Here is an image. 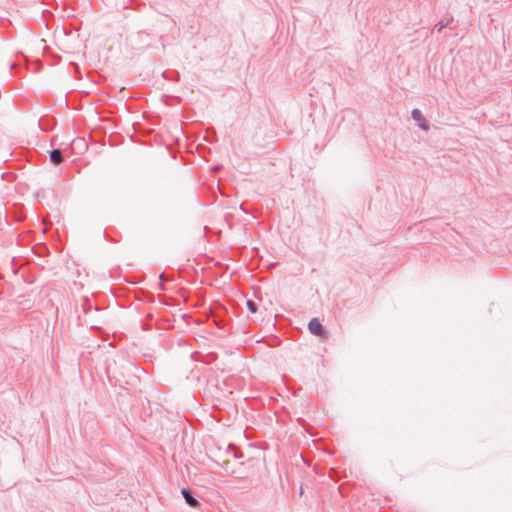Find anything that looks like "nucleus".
Wrapping results in <instances>:
<instances>
[{
  "instance_id": "10",
  "label": "nucleus",
  "mask_w": 512,
  "mask_h": 512,
  "mask_svg": "<svg viewBox=\"0 0 512 512\" xmlns=\"http://www.w3.org/2000/svg\"><path fill=\"white\" fill-rule=\"evenodd\" d=\"M134 369H135V371H137V372H141V373H143L144 375H146V371H145L144 369H140V368H138L137 366H134Z\"/></svg>"
},
{
  "instance_id": "2",
  "label": "nucleus",
  "mask_w": 512,
  "mask_h": 512,
  "mask_svg": "<svg viewBox=\"0 0 512 512\" xmlns=\"http://www.w3.org/2000/svg\"><path fill=\"white\" fill-rule=\"evenodd\" d=\"M412 118L417 122L418 126L427 131L429 129L428 122L426 121L425 117L423 116L422 112L415 108L411 112Z\"/></svg>"
},
{
  "instance_id": "3",
  "label": "nucleus",
  "mask_w": 512,
  "mask_h": 512,
  "mask_svg": "<svg viewBox=\"0 0 512 512\" xmlns=\"http://www.w3.org/2000/svg\"><path fill=\"white\" fill-rule=\"evenodd\" d=\"M181 494L183 495L184 499H185V502L190 506V507H193V508H197L199 507L200 503L199 501L193 497L192 493H191V490L188 489V488H183L181 490Z\"/></svg>"
},
{
  "instance_id": "5",
  "label": "nucleus",
  "mask_w": 512,
  "mask_h": 512,
  "mask_svg": "<svg viewBox=\"0 0 512 512\" xmlns=\"http://www.w3.org/2000/svg\"><path fill=\"white\" fill-rule=\"evenodd\" d=\"M50 159L54 164H59L62 161V155L59 150H53L50 153Z\"/></svg>"
},
{
  "instance_id": "8",
  "label": "nucleus",
  "mask_w": 512,
  "mask_h": 512,
  "mask_svg": "<svg viewBox=\"0 0 512 512\" xmlns=\"http://www.w3.org/2000/svg\"><path fill=\"white\" fill-rule=\"evenodd\" d=\"M74 144H77L81 149H86V143L83 139H78L73 142Z\"/></svg>"
},
{
  "instance_id": "9",
  "label": "nucleus",
  "mask_w": 512,
  "mask_h": 512,
  "mask_svg": "<svg viewBox=\"0 0 512 512\" xmlns=\"http://www.w3.org/2000/svg\"><path fill=\"white\" fill-rule=\"evenodd\" d=\"M139 324H141V328H142L143 330H149V329H151V325H150V324L141 323V321H139Z\"/></svg>"
},
{
  "instance_id": "11",
  "label": "nucleus",
  "mask_w": 512,
  "mask_h": 512,
  "mask_svg": "<svg viewBox=\"0 0 512 512\" xmlns=\"http://www.w3.org/2000/svg\"><path fill=\"white\" fill-rule=\"evenodd\" d=\"M160 278L164 279V273L160 274Z\"/></svg>"
},
{
  "instance_id": "1",
  "label": "nucleus",
  "mask_w": 512,
  "mask_h": 512,
  "mask_svg": "<svg viewBox=\"0 0 512 512\" xmlns=\"http://www.w3.org/2000/svg\"><path fill=\"white\" fill-rule=\"evenodd\" d=\"M308 329L315 336H324L326 331L318 318H312L308 323Z\"/></svg>"
},
{
  "instance_id": "7",
  "label": "nucleus",
  "mask_w": 512,
  "mask_h": 512,
  "mask_svg": "<svg viewBox=\"0 0 512 512\" xmlns=\"http://www.w3.org/2000/svg\"><path fill=\"white\" fill-rule=\"evenodd\" d=\"M140 382L141 381V376L137 373L133 374V376L130 375V382H129V385L130 386H135V382Z\"/></svg>"
},
{
  "instance_id": "12",
  "label": "nucleus",
  "mask_w": 512,
  "mask_h": 512,
  "mask_svg": "<svg viewBox=\"0 0 512 512\" xmlns=\"http://www.w3.org/2000/svg\"><path fill=\"white\" fill-rule=\"evenodd\" d=\"M159 285H160V289H164V287H163V284H162V283H160Z\"/></svg>"
},
{
  "instance_id": "4",
  "label": "nucleus",
  "mask_w": 512,
  "mask_h": 512,
  "mask_svg": "<svg viewBox=\"0 0 512 512\" xmlns=\"http://www.w3.org/2000/svg\"><path fill=\"white\" fill-rule=\"evenodd\" d=\"M453 21V18H450L448 19L447 21H439L435 26H434V29L433 31L437 32V33H441V31L447 27L450 22Z\"/></svg>"
},
{
  "instance_id": "6",
  "label": "nucleus",
  "mask_w": 512,
  "mask_h": 512,
  "mask_svg": "<svg viewBox=\"0 0 512 512\" xmlns=\"http://www.w3.org/2000/svg\"><path fill=\"white\" fill-rule=\"evenodd\" d=\"M247 308L251 313H255L257 311V304L252 300H248Z\"/></svg>"
}]
</instances>
